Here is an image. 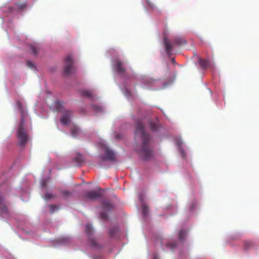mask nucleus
<instances>
[{
    "instance_id": "nucleus-1",
    "label": "nucleus",
    "mask_w": 259,
    "mask_h": 259,
    "mask_svg": "<svg viewBox=\"0 0 259 259\" xmlns=\"http://www.w3.org/2000/svg\"><path fill=\"white\" fill-rule=\"evenodd\" d=\"M135 136L136 137H140L142 140L141 146L138 150L140 156L144 160L151 159L153 155V151L151 146V138L150 135L146 133L141 120L136 121Z\"/></svg>"
},
{
    "instance_id": "nucleus-2",
    "label": "nucleus",
    "mask_w": 259,
    "mask_h": 259,
    "mask_svg": "<svg viewBox=\"0 0 259 259\" xmlns=\"http://www.w3.org/2000/svg\"><path fill=\"white\" fill-rule=\"evenodd\" d=\"M17 104L21 112V119L17 129V137L19 145L23 147L25 145L28 140L26 130L24 128V120L27 116V112L20 101H18Z\"/></svg>"
},
{
    "instance_id": "nucleus-3",
    "label": "nucleus",
    "mask_w": 259,
    "mask_h": 259,
    "mask_svg": "<svg viewBox=\"0 0 259 259\" xmlns=\"http://www.w3.org/2000/svg\"><path fill=\"white\" fill-rule=\"evenodd\" d=\"M64 73L66 75H70L71 74L74 70V68L73 67V59L71 55H68L64 61Z\"/></svg>"
},
{
    "instance_id": "nucleus-4",
    "label": "nucleus",
    "mask_w": 259,
    "mask_h": 259,
    "mask_svg": "<svg viewBox=\"0 0 259 259\" xmlns=\"http://www.w3.org/2000/svg\"><path fill=\"white\" fill-rule=\"evenodd\" d=\"M102 190L101 188H98L96 190L86 192L84 194V197L89 200H96L102 197Z\"/></svg>"
},
{
    "instance_id": "nucleus-5",
    "label": "nucleus",
    "mask_w": 259,
    "mask_h": 259,
    "mask_svg": "<svg viewBox=\"0 0 259 259\" xmlns=\"http://www.w3.org/2000/svg\"><path fill=\"white\" fill-rule=\"evenodd\" d=\"M103 148L105 152V155L103 157V159L104 160L114 161L116 157L114 152L105 145L103 146Z\"/></svg>"
},
{
    "instance_id": "nucleus-6",
    "label": "nucleus",
    "mask_w": 259,
    "mask_h": 259,
    "mask_svg": "<svg viewBox=\"0 0 259 259\" xmlns=\"http://www.w3.org/2000/svg\"><path fill=\"white\" fill-rule=\"evenodd\" d=\"M85 232L89 238L90 242L93 246L96 245V242L95 240L92 238V235H93L94 230L91 225L88 224L85 226Z\"/></svg>"
},
{
    "instance_id": "nucleus-7",
    "label": "nucleus",
    "mask_w": 259,
    "mask_h": 259,
    "mask_svg": "<svg viewBox=\"0 0 259 259\" xmlns=\"http://www.w3.org/2000/svg\"><path fill=\"white\" fill-rule=\"evenodd\" d=\"M163 44L167 55L170 56L173 48L172 44L169 41L166 37H164L163 38Z\"/></svg>"
},
{
    "instance_id": "nucleus-8",
    "label": "nucleus",
    "mask_w": 259,
    "mask_h": 259,
    "mask_svg": "<svg viewBox=\"0 0 259 259\" xmlns=\"http://www.w3.org/2000/svg\"><path fill=\"white\" fill-rule=\"evenodd\" d=\"M114 67L116 71L120 74H124L125 70L123 63L119 60H117L114 64Z\"/></svg>"
},
{
    "instance_id": "nucleus-9",
    "label": "nucleus",
    "mask_w": 259,
    "mask_h": 259,
    "mask_svg": "<svg viewBox=\"0 0 259 259\" xmlns=\"http://www.w3.org/2000/svg\"><path fill=\"white\" fill-rule=\"evenodd\" d=\"M71 115L70 111H66L63 113V116L61 119V122L64 124H68L70 122V118Z\"/></svg>"
},
{
    "instance_id": "nucleus-10",
    "label": "nucleus",
    "mask_w": 259,
    "mask_h": 259,
    "mask_svg": "<svg viewBox=\"0 0 259 259\" xmlns=\"http://www.w3.org/2000/svg\"><path fill=\"white\" fill-rule=\"evenodd\" d=\"M174 45L181 46L186 44V40L183 37H177L172 40Z\"/></svg>"
},
{
    "instance_id": "nucleus-11",
    "label": "nucleus",
    "mask_w": 259,
    "mask_h": 259,
    "mask_svg": "<svg viewBox=\"0 0 259 259\" xmlns=\"http://www.w3.org/2000/svg\"><path fill=\"white\" fill-rule=\"evenodd\" d=\"M149 124L150 129L153 132L157 131L159 128L158 122L157 121H150Z\"/></svg>"
},
{
    "instance_id": "nucleus-12",
    "label": "nucleus",
    "mask_w": 259,
    "mask_h": 259,
    "mask_svg": "<svg viewBox=\"0 0 259 259\" xmlns=\"http://www.w3.org/2000/svg\"><path fill=\"white\" fill-rule=\"evenodd\" d=\"M54 107L57 111H62L64 108V103L59 101H56L54 103Z\"/></svg>"
},
{
    "instance_id": "nucleus-13",
    "label": "nucleus",
    "mask_w": 259,
    "mask_h": 259,
    "mask_svg": "<svg viewBox=\"0 0 259 259\" xmlns=\"http://www.w3.org/2000/svg\"><path fill=\"white\" fill-rule=\"evenodd\" d=\"M102 205L103 209L109 211L112 208V205L109 201H105L103 202Z\"/></svg>"
},
{
    "instance_id": "nucleus-14",
    "label": "nucleus",
    "mask_w": 259,
    "mask_h": 259,
    "mask_svg": "<svg viewBox=\"0 0 259 259\" xmlns=\"http://www.w3.org/2000/svg\"><path fill=\"white\" fill-rule=\"evenodd\" d=\"M187 231L185 230H181L179 234L178 238L180 241H184L187 235Z\"/></svg>"
},
{
    "instance_id": "nucleus-15",
    "label": "nucleus",
    "mask_w": 259,
    "mask_h": 259,
    "mask_svg": "<svg viewBox=\"0 0 259 259\" xmlns=\"http://www.w3.org/2000/svg\"><path fill=\"white\" fill-rule=\"evenodd\" d=\"M74 161L77 165H80L83 162V156L80 154H78L75 158Z\"/></svg>"
},
{
    "instance_id": "nucleus-16",
    "label": "nucleus",
    "mask_w": 259,
    "mask_h": 259,
    "mask_svg": "<svg viewBox=\"0 0 259 259\" xmlns=\"http://www.w3.org/2000/svg\"><path fill=\"white\" fill-rule=\"evenodd\" d=\"M29 48L31 51V53L34 55H36L38 52L39 48L35 45H30Z\"/></svg>"
},
{
    "instance_id": "nucleus-17",
    "label": "nucleus",
    "mask_w": 259,
    "mask_h": 259,
    "mask_svg": "<svg viewBox=\"0 0 259 259\" xmlns=\"http://www.w3.org/2000/svg\"><path fill=\"white\" fill-rule=\"evenodd\" d=\"M81 93L83 97H85L90 99L93 98V93L92 91L88 90H83L82 91Z\"/></svg>"
},
{
    "instance_id": "nucleus-18",
    "label": "nucleus",
    "mask_w": 259,
    "mask_h": 259,
    "mask_svg": "<svg viewBox=\"0 0 259 259\" xmlns=\"http://www.w3.org/2000/svg\"><path fill=\"white\" fill-rule=\"evenodd\" d=\"M142 213L144 217H146L148 215L149 208L146 204H143L142 206Z\"/></svg>"
},
{
    "instance_id": "nucleus-19",
    "label": "nucleus",
    "mask_w": 259,
    "mask_h": 259,
    "mask_svg": "<svg viewBox=\"0 0 259 259\" xmlns=\"http://www.w3.org/2000/svg\"><path fill=\"white\" fill-rule=\"evenodd\" d=\"M118 231V229L117 227L111 228L109 230V234L110 236H115Z\"/></svg>"
},
{
    "instance_id": "nucleus-20",
    "label": "nucleus",
    "mask_w": 259,
    "mask_h": 259,
    "mask_svg": "<svg viewBox=\"0 0 259 259\" xmlns=\"http://www.w3.org/2000/svg\"><path fill=\"white\" fill-rule=\"evenodd\" d=\"M199 64L203 68H206L208 65V62L207 60H200L199 61Z\"/></svg>"
},
{
    "instance_id": "nucleus-21",
    "label": "nucleus",
    "mask_w": 259,
    "mask_h": 259,
    "mask_svg": "<svg viewBox=\"0 0 259 259\" xmlns=\"http://www.w3.org/2000/svg\"><path fill=\"white\" fill-rule=\"evenodd\" d=\"M79 128L76 126H74L71 130V134L74 137L77 136Z\"/></svg>"
},
{
    "instance_id": "nucleus-22",
    "label": "nucleus",
    "mask_w": 259,
    "mask_h": 259,
    "mask_svg": "<svg viewBox=\"0 0 259 259\" xmlns=\"http://www.w3.org/2000/svg\"><path fill=\"white\" fill-rule=\"evenodd\" d=\"M54 197V196L51 194V193H46L45 195H44V199L46 200H50L53 198Z\"/></svg>"
},
{
    "instance_id": "nucleus-23",
    "label": "nucleus",
    "mask_w": 259,
    "mask_h": 259,
    "mask_svg": "<svg viewBox=\"0 0 259 259\" xmlns=\"http://www.w3.org/2000/svg\"><path fill=\"white\" fill-rule=\"evenodd\" d=\"M92 108L96 112H102L103 111L102 107L96 105H92Z\"/></svg>"
},
{
    "instance_id": "nucleus-24",
    "label": "nucleus",
    "mask_w": 259,
    "mask_h": 259,
    "mask_svg": "<svg viewBox=\"0 0 259 259\" xmlns=\"http://www.w3.org/2000/svg\"><path fill=\"white\" fill-rule=\"evenodd\" d=\"M244 247L246 249L250 248L252 246V243L249 241H246L244 243Z\"/></svg>"
},
{
    "instance_id": "nucleus-25",
    "label": "nucleus",
    "mask_w": 259,
    "mask_h": 259,
    "mask_svg": "<svg viewBox=\"0 0 259 259\" xmlns=\"http://www.w3.org/2000/svg\"><path fill=\"white\" fill-rule=\"evenodd\" d=\"M100 217L103 220H107L108 219L107 214L104 212H101Z\"/></svg>"
},
{
    "instance_id": "nucleus-26",
    "label": "nucleus",
    "mask_w": 259,
    "mask_h": 259,
    "mask_svg": "<svg viewBox=\"0 0 259 259\" xmlns=\"http://www.w3.org/2000/svg\"><path fill=\"white\" fill-rule=\"evenodd\" d=\"M26 65L27 66L30 68H31V69H33L34 67V64H33L32 62H31V61H27V62H26Z\"/></svg>"
},
{
    "instance_id": "nucleus-27",
    "label": "nucleus",
    "mask_w": 259,
    "mask_h": 259,
    "mask_svg": "<svg viewBox=\"0 0 259 259\" xmlns=\"http://www.w3.org/2000/svg\"><path fill=\"white\" fill-rule=\"evenodd\" d=\"M50 208L51 211L52 213L54 212L56 208L57 209H59V207H58L57 206L54 205H50Z\"/></svg>"
},
{
    "instance_id": "nucleus-28",
    "label": "nucleus",
    "mask_w": 259,
    "mask_h": 259,
    "mask_svg": "<svg viewBox=\"0 0 259 259\" xmlns=\"http://www.w3.org/2000/svg\"><path fill=\"white\" fill-rule=\"evenodd\" d=\"M1 209L2 213H7L8 212V209L6 206H3Z\"/></svg>"
},
{
    "instance_id": "nucleus-29",
    "label": "nucleus",
    "mask_w": 259,
    "mask_h": 259,
    "mask_svg": "<svg viewBox=\"0 0 259 259\" xmlns=\"http://www.w3.org/2000/svg\"><path fill=\"white\" fill-rule=\"evenodd\" d=\"M63 194L64 196L67 197L70 196L71 195V193L69 191H65L63 192Z\"/></svg>"
},
{
    "instance_id": "nucleus-30",
    "label": "nucleus",
    "mask_w": 259,
    "mask_h": 259,
    "mask_svg": "<svg viewBox=\"0 0 259 259\" xmlns=\"http://www.w3.org/2000/svg\"><path fill=\"white\" fill-rule=\"evenodd\" d=\"M167 246L168 247H169L170 248L173 249L176 246V244L175 243H172V244L167 243Z\"/></svg>"
},
{
    "instance_id": "nucleus-31",
    "label": "nucleus",
    "mask_w": 259,
    "mask_h": 259,
    "mask_svg": "<svg viewBox=\"0 0 259 259\" xmlns=\"http://www.w3.org/2000/svg\"><path fill=\"white\" fill-rule=\"evenodd\" d=\"M177 144H178L179 146H180L181 145H182V142L181 141H178V143H177Z\"/></svg>"
},
{
    "instance_id": "nucleus-32",
    "label": "nucleus",
    "mask_w": 259,
    "mask_h": 259,
    "mask_svg": "<svg viewBox=\"0 0 259 259\" xmlns=\"http://www.w3.org/2000/svg\"><path fill=\"white\" fill-rule=\"evenodd\" d=\"M66 239L65 238H62V241L63 242H65V241H66Z\"/></svg>"
},
{
    "instance_id": "nucleus-33",
    "label": "nucleus",
    "mask_w": 259,
    "mask_h": 259,
    "mask_svg": "<svg viewBox=\"0 0 259 259\" xmlns=\"http://www.w3.org/2000/svg\"><path fill=\"white\" fill-rule=\"evenodd\" d=\"M172 61L174 63L175 62V59H174V58H172Z\"/></svg>"
},
{
    "instance_id": "nucleus-34",
    "label": "nucleus",
    "mask_w": 259,
    "mask_h": 259,
    "mask_svg": "<svg viewBox=\"0 0 259 259\" xmlns=\"http://www.w3.org/2000/svg\"><path fill=\"white\" fill-rule=\"evenodd\" d=\"M181 152L183 154H183V151L182 150H181Z\"/></svg>"
},
{
    "instance_id": "nucleus-35",
    "label": "nucleus",
    "mask_w": 259,
    "mask_h": 259,
    "mask_svg": "<svg viewBox=\"0 0 259 259\" xmlns=\"http://www.w3.org/2000/svg\"><path fill=\"white\" fill-rule=\"evenodd\" d=\"M153 259H156L155 258H154Z\"/></svg>"
}]
</instances>
